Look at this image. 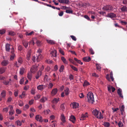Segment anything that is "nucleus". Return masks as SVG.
Returning <instances> with one entry per match:
<instances>
[{"label":"nucleus","instance_id":"864d4df0","mask_svg":"<svg viewBox=\"0 0 127 127\" xmlns=\"http://www.w3.org/2000/svg\"><path fill=\"white\" fill-rule=\"evenodd\" d=\"M110 76L112 81L114 80V79L113 76V73L112 71L110 73Z\"/></svg>","mask_w":127,"mask_h":127},{"label":"nucleus","instance_id":"7ed1b4c3","mask_svg":"<svg viewBox=\"0 0 127 127\" xmlns=\"http://www.w3.org/2000/svg\"><path fill=\"white\" fill-rule=\"evenodd\" d=\"M43 58L42 55L38 56L37 55L33 57L32 60L33 62H35L36 61L38 62L39 61Z\"/></svg>","mask_w":127,"mask_h":127},{"label":"nucleus","instance_id":"9d476101","mask_svg":"<svg viewBox=\"0 0 127 127\" xmlns=\"http://www.w3.org/2000/svg\"><path fill=\"white\" fill-rule=\"evenodd\" d=\"M60 119L63 123H65L66 122L65 116L63 114H62L60 116Z\"/></svg>","mask_w":127,"mask_h":127},{"label":"nucleus","instance_id":"6ab92c4d","mask_svg":"<svg viewBox=\"0 0 127 127\" xmlns=\"http://www.w3.org/2000/svg\"><path fill=\"white\" fill-rule=\"evenodd\" d=\"M59 2L61 3L68 4L69 2L68 0H58Z\"/></svg>","mask_w":127,"mask_h":127},{"label":"nucleus","instance_id":"c85d7f7f","mask_svg":"<svg viewBox=\"0 0 127 127\" xmlns=\"http://www.w3.org/2000/svg\"><path fill=\"white\" fill-rule=\"evenodd\" d=\"M23 43L24 46L26 48L28 47V43L27 41L25 40H23Z\"/></svg>","mask_w":127,"mask_h":127},{"label":"nucleus","instance_id":"393cba45","mask_svg":"<svg viewBox=\"0 0 127 127\" xmlns=\"http://www.w3.org/2000/svg\"><path fill=\"white\" fill-rule=\"evenodd\" d=\"M25 69L23 67H21L19 71L20 74L21 75H23L25 71Z\"/></svg>","mask_w":127,"mask_h":127},{"label":"nucleus","instance_id":"a878e982","mask_svg":"<svg viewBox=\"0 0 127 127\" xmlns=\"http://www.w3.org/2000/svg\"><path fill=\"white\" fill-rule=\"evenodd\" d=\"M59 100L60 99L59 98L57 99V98H55L52 101V102L54 104H56L58 102V101H59Z\"/></svg>","mask_w":127,"mask_h":127},{"label":"nucleus","instance_id":"aec40b11","mask_svg":"<svg viewBox=\"0 0 127 127\" xmlns=\"http://www.w3.org/2000/svg\"><path fill=\"white\" fill-rule=\"evenodd\" d=\"M69 120L72 121L73 123H74L75 120V118L74 116L71 115V116L70 117Z\"/></svg>","mask_w":127,"mask_h":127},{"label":"nucleus","instance_id":"69168bd1","mask_svg":"<svg viewBox=\"0 0 127 127\" xmlns=\"http://www.w3.org/2000/svg\"><path fill=\"white\" fill-rule=\"evenodd\" d=\"M24 81V78H22L21 79L20 81V83L21 84H23Z\"/></svg>","mask_w":127,"mask_h":127},{"label":"nucleus","instance_id":"680f3d73","mask_svg":"<svg viewBox=\"0 0 127 127\" xmlns=\"http://www.w3.org/2000/svg\"><path fill=\"white\" fill-rule=\"evenodd\" d=\"M18 90H16L14 92V95L15 97H16L18 95Z\"/></svg>","mask_w":127,"mask_h":127},{"label":"nucleus","instance_id":"79ce46f5","mask_svg":"<svg viewBox=\"0 0 127 127\" xmlns=\"http://www.w3.org/2000/svg\"><path fill=\"white\" fill-rule=\"evenodd\" d=\"M42 50L40 49H39L37 51V55H38V56H40L42 55L41 54V53Z\"/></svg>","mask_w":127,"mask_h":127},{"label":"nucleus","instance_id":"052dcab7","mask_svg":"<svg viewBox=\"0 0 127 127\" xmlns=\"http://www.w3.org/2000/svg\"><path fill=\"white\" fill-rule=\"evenodd\" d=\"M5 32V30L4 29H2L0 30V34H4Z\"/></svg>","mask_w":127,"mask_h":127},{"label":"nucleus","instance_id":"b1692460","mask_svg":"<svg viewBox=\"0 0 127 127\" xmlns=\"http://www.w3.org/2000/svg\"><path fill=\"white\" fill-rule=\"evenodd\" d=\"M8 62L7 60H3L1 63L2 65L3 66L6 65L8 64Z\"/></svg>","mask_w":127,"mask_h":127},{"label":"nucleus","instance_id":"ddd939ff","mask_svg":"<svg viewBox=\"0 0 127 127\" xmlns=\"http://www.w3.org/2000/svg\"><path fill=\"white\" fill-rule=\"evenodd\" d=\"M57 51L55 49L52 50L50 54L51 57H56L57 56Z\"/></svg>","mask_w":127,"mask_h":127},{"label":"nucleus","instance_id":"473e14b6","mask_svg":"<svg viewBox=\"0 0 127 127\" xmlns=\"http://www.w3.org/2000/svg\"><path fill=\"white\" fill-rule=\"evenodd\" d=\"M50 110L48 109L44 110L43 112L44 114L47 115L50 113Z\"/></svg>","mask_w":127,"mask_h":127},{"label":"nucleus","instance_id":"4d7b16f0","mask_svg":"<svg viewBox=\"0 0 127 127\" xmlns=\"http://www.w3.org/2000/svg\"><path fill=\"white\" fill-rule=\"evenodd\" d=\"M96 66L97 69L99 70H100L101 69V67H100V65L99 64H96Z\"/></svg>","mask_w":127,"mask_h":127},{"label":"nucleus","instance_id":"423d86ee","mask_svg":"<svg viewBox=\"0 0 127 127\" xmlns=\"http://www.w3.org/2000/svg\"><path fill=\"white\" fill-rule=\"evenodd\" d=\"M6 91L3 90L1 93V96H0V101H1L2 98H4L6 96Z\"/></svg>","mask_w":127,"mask_h":127},{"label":"nucleus","instance_id":"a19ab883","mask_svg":"<svg viewBox=\"0 0 127 127\" xmlns=\"http://www.w3.org/2000/svg\"><path fill=\"white\" fill-rule=\"evenodd\" d=\"M8 110V107H5L2 110V111L3 113H7Z\"/></svg>","mask_w":127,"mask_h":127},{"label":"nucleus","instance_id":"774afa93","mask_svg":"<svg viewBox=\"0 0 127 127\" xmlns=\"http://www.w3.org/2000/svg\"><path fill=\"white\" fill-rule=\"evenodd\" d=\"M40 97V95H37L35 97V99L36 100H37L39 99Z\"/></svg>","mask_w":127,"mask_h":127},{"label":"nucleus","instance_id":"7c9ffc66","mask_svg":"<svg viewBox=\"0 0 127 127\" xmlns=\"http://www.w3.org/2000/svg\"><path fill=\"white\" fill-rule=\"evenodd\" d=\"M26 95V94H25V92H23L22 93L21 95H19V97L20 98H24L25 95Z\"/></svg>","mask_w":127,"mask_h":127},{"label":"nucleus","instance_id":"0e129e2a","mask_svg":"<svg viewBox=\"0 0 127 127\" xmlns=\"http://www.w3.org/2000/svg\"><path fill=\"white\" fill-rule=\"evenodd\" d=\"M118 125L119 127H122L123 126V124L122 122L120 121L118 124Z\"/></svg>","mask_w":127,"mask_h":127},{"label":"nucleus","instance_id":"6e6552de","mask_svg":"<svg viewBox=\"0 0 127 127\" xmlns=\"http://www.w3.org/2000/svg\"><path fill=\"white\" fill-rule=\"evenodd\" d=\"M88 116L87 115V113H86L84 114H82L81 117L80 118V120H85L86 118H88Z\"/></svg>","mask_w":127,"mask_h":127},{"label":"nucleus","instance_id":"ea45409f","mask_svg":"<svg viewBox=\"0 0 127 127\" xmlns=\"http://www.w3.org/2000/svg\"><path fill=\"white\" fill-rule=\"evenodd\" d=\"M27 77L30 80H31L32 77V74L30 73H28L27 75Z\"/></svg>","mask_w":127,"mask_h":127},{"label":"nucleus","instance_id":"4468645a","mask_svg":"<svg viewBox=\"0 0 127 127\" xmlns=\"http://www.w3.org/2000/svg\"><path fill=\"white\" fill-rule=\"evenodd\" d=\"M58 92V89L57 88L53 89L51 92V95L52 96H54Z\"/></svg>","mask_w":127,"mask_h":127},{"label":"nucleus","instance_id":"13d9d810","mask_svg":"<svg viewBox=\"0 0 127 127\" xmlns=\"http://www.w3.org/2000/svg\"><path fill=\"white\" fill-rule=\"evenodd\" d=\"M71 67L75 71H77L78 69L75 66L72 65H70Z\"/></svg>","mask_w":127,"mask_h":127},{"label":"nucleus","instance_id":"a211bd4d","mask_svg":"<svg viewBox=\"0 0 127 127\" xmlns=\"http://www.w3.org/2000/svg\"><path fill=\"white\" fill-rule=\"evenodd\" d=\"M36 38H34L32 39L29 42V45H34V42L36 41Z\"/></svg>","mask_w":127,"mask_h":127},{"label":"nucleus","instance_id":"de8ad7c7","mask_svg":"<svg viewBox=\"0 0 127 127\" xmlns=\"http://www.w3.org/2000/svg\"><path fill=\"white\" fill-rule=\"evenodd\" d=\"M120 111H124L125 109V106L124 105H122V106L120 107Z\"/></svg>","mask_w":127,"mask_h":127},{"label":"nucleus","instance_id":"c9c22d12","mask_svg":"<svg viewBox=\"0 0 127 127\" xmlns=\"http://www.w3.org/2000/svg\"><path fill=\"white\" fill-rule=\"evenodd\" d=\"M64 69V66L63 65H62L61 66L59 69V71L60 72H63Z\"/></svg>","mask_w":127,"mask_h":127},{"label":"nucleus","instance_id":"2eb2a0df","mask_svg":"<svg viewBox=\"0 0 127 127\" xmlns=\"http://www.w3.org/2000/svg\"><path fill=\"white\" fill-rule=\"evenodd\" d=\"M106 17H110L111 18H114L116 17L115 14L113 13H111L108 14L106 16Z\"/></svg>","mask_w":127,"mask_h":127},{"label":"nucleus","instance_id":"39448f33","mask_svg":"<svg viewBox=\"0 0 127 127\" xmlns=\"http://www.w3.org/2000/svg\"><path fill=\"white\" fill-rule=\"evenodd\" d=\"M35 119L37 121L41 122H42L43 121L42 117L39 115H37L36 116Z\"/></svg>","mask_w":127,"mask_h":127},{"label":"nucleus","instance_id":"f8f14e48","mask_svg":"<svg viewBox=\"0 0 127 127\" xmlns=\"http://www.w3.org/2000/svg\"><path fill=\"white\" fill-rule=\"evenodd\" d=\"M14 49L13 48H12L11 49V53L12 54L11 55V57L10 58V60H13L14 59V58L15 56V55L14 53Z\"/></svg>","mask_w":127,"mask_h":127},{"label":"nucleus","instance_id":"603ef678","mask_svg":"<svg viewBox=\"0 0 127 127\" xmlns=\"http://www.w3.org/2000/svg\"><path fill=\"white\" fill-rule=\"evenodd\" d=\"M9 35L12 36L15 35V32L12 31H11L9 32Z\"/></svg>","mask_w":127,"mask_h":127},{"label":"nucleus","instance_id":"5701e85b","mask_svg":"<svg viewBox=\"0 0 127 127\" xmlns=\"http://www.w3.org/2000/svg\"><path fill=\"white\" fill-rule=\"evenodd\" d=\"M83 60L85 62H89L91 60V58L90 57H85L83 58Z\"/></svg>","mask_w":127,"mask_h":127},{"label":"nucleus","instance_id":"e433bc0d","mask_svg":"<svg viewBox=\"0 0 127 127\" xmlns=\"http://www.w3.org/2000/svg\"><path fill=\"white\" fill-rule=\"evenodd\" d=\"M90 85L89 83L87 81H85L83 83V86L84 87L88 86Z\"/></svg>","mask_w":127,"mask_h":127},{"label":"nucleus","instance_id":"f3484780","mask_svg":"<svg viewBox=\"0 0 127 127\" xmlns=\"http://www.w3.org/2000/svg\"><path fill=\"white\" fill-rule=\"evenodd\" d=\"M45 88V86L43 85H39L37 87V89L39 90H42Z\"/></svg>","mask_w":127,"mask_h":127},{"label":"nucleus","instance_id":"c756f323","mask_svg":"<svg viewBox=\"0 0 127 127\" xmlns=\"http://www.w3.org/2000/svg\"><path fill=\"white\" fill-rule=\"evenodd\" d=\"M10 45L8 44H6L5 45L6 50L7 51H9L10 49Z\"/></svg>","mask_w":127,"mask_h":127},{"label":"nucleus","instance_id":"cd10ccee","mask_svg":"<svg viewBox=\"0 0 127 127\" xmlns=\"http://www.w3.org/2000/svg\"><path fill=\"white\" fill-rule=\"evenodd\" d=\"M65 94L66 95H68L69 94L70 91L68 88H66L64 90Z\"/></svg>","mask_w":127,"mask_h":127},{"label":"nucleus","instance_id":"3c124183","mask_svg":"<svg viewBox=\"0 0 127 127\" xmlns=\"http://www.w3.org/2000/svg\"><path fill=\"white\" fill-rule=\"evenodd\" d=\"M53 86V84L51 83H49L48 86V88L49 89H51Z\"/></svg>","mask_w":127,"mask_h":127},{"label":"nucleus","instance_id":"20e7f679","mask_svg":"<svg viewBox=\"0 0 127 127\" xmlns=\"http://www.w3.org/2000/svg\"><path fill=\"white\" fill-rule=\"evenodd\" d=\"M38 69V66L36 65L32 66L31 69V72L33 73H35Z\"/></svg>","mask_w":127,"mask_h":127},{"label":"nucleus","instance_id":"f03ea898","mask_svg":"<svg viewBox=\"0 0 127 127\" xmlns=\"http://www.w3.org/2000/svg\"><path fill=\"white\" fill-rule=\"evenodd\" d=\"M93 114L98 118L102 119L103 118L101 112L95 109L93 111Z\"/></svg>","mask_w":127,"mask_h":127},{"label":"nucleus","instance_id":"9b49d317","mask_svg":"<svg viewBox=\"0 0 127 127\" xmlns=\"http://www.w3.org/2000/svg\"><path fill=\"white\" fill-rule=\"evenodd\" d=\"M107 88L108 91L110 92H111V90L112 92H114L115 90V88L110 85L108 86Z\"/></svg>","mask_w":127,"mask_h":127},{"label":"nucleus","instance_id":"6e6d98bb","mask_svg":"<svg viewBox=\"0 0 127 127\" xmlns=\"http://www.w3.org/2000/svg\"><path fill=\"white\" fill-rule=\"evenodd\" d=\"M18 105L19 106H22L24 104L23 102L22 101L20 100L19 102Z\"/></svg>","mask_w":127,"mask_h":127},{"label":"nucleus","instance_id":"bf43d9fd","mask_svg":"<svg viewBox=\"0 0 127 127\" xmlns=\"http://www.w3.org/2000/svg\"><path fill=\"white\" fill-rule=\"evenodd\" d=\"M29 107V106L28 104H26L24 107L23 109L24 110H26L27 109H28Z\"/></svg>","mask_w":127,"mask_h":127},{"label":"nucleus","instance_id":"37998d69","mask_svg":"<svg viewBox=\"0 0 127 127\" xmlns=\"http://www.w3.org/2000/svg\"><path fill=\"white\" fill-rule=\"evenodd\" d=\"M121 9L122 11H127L126 7V6H123L121 8Z\"/></svg>","mask_w":127,"mask_h":127},{"label":"nucleus","instance_id":"c03bdc74","mask_svg":"<svg viewBox=\"0 0 127 127\" xmlns=\"http://www.w3.org/2000/svg\"><path fill=\"white\" fill-rule=\"evenodd\" d=\"M15 123L18 126H21V122L19 120L17 121Z\"/></svg>","mask_w":127,"mask_h":127},{"label":"nucleus","instance_id":"5fc2aeb1","mask_svg":"<svg viewBox=\"0 0 127 127\" xmlns=\"http://www.w3.org/2000/svg\"><path fill=\"white\" fill-rule=\"evenodd\" d=\"M21 64L19 63L18 62H16L15 64V65L17 67H19Z\"/></svg>","mask_w":127,"mask_h":127},{"label":"nucleus","instance_id":"1a4fd4ad","mask_svg":"<svg viewBox=\"0 0 127 127\" xmlns=\"http://www.w3.org/2000/svg\"><path fill=\"white\" fill-rule=\"evenodd\" d=\"M78 103L75 102H74L71 105V107L73 108H78L79 106Z\"/></svg>","mask_w":127,"mask_h":127},{"label":"nucleus","instance_id":"4c0bfd02","mask_svg":"<svg viewBox=\"0 0 127 127\" xmlns=\"http://www.w3.org/2000/svg\"><path fill=\"white\" fill-rule=\"evenodd\" d=\"M47 41L48 43L51 44H53L55 43V41L53 40L48 39L47 40Z\"/></svg>","mask_w":127,"mask_h":127},{"label":"nucleus","instance_id":"2f4dec72","mask_svg":"<svg viewBox=\"0 0 127 127\" xmlns=\"http://www.w3.org/2000/svg\"><path fill=\"white\" fill-rule=\"evenodd\" d=\"M47 100V98L45 97H42L40 100V101L41 102L44 103Z\"/></svg>","mask_w":127,"mask_h":127},{"label":"nucleus","instance_id":"58836bf2","mask_svg":"<svg viewBox=\"0 0 127 127\" xmlns=\"http://www.w3.org/2000/svg\"><path fill=\"white\" fill-rule=\"evenodd\" d=\"M60 109L62 110L63 111H64L65 110V107L64 104H62L60 106Z\"/></svg>","mask_w":127,"mask_h":127},{"label":"nucleus","instance_id":"72a5a7b5","mask_svg":"<svg viewBox=\"0 0 127 127\" xmlns=\"http://www.w3.org/2000/svg\"><path fill=\"white\" fill-rule=\"evenodd\" d=\"M61 59L63 62L65 64H68L67 61L63 57H61Z\"/></svg>","mask_w":127,"mask_h":127},{"label":"nucleus","instance_id":"0eeeda50","mask_svg":"<svg viewBox=\"0 0 127 127\" xmlns=\"http://www.w3.org/2000/svg\"><path fill=\"white\" fill-rule=\"evenodd\" d=\"M103 8L106 10H111L113 9V7L112 6L110 5H107L104 6Z\"/></svg>","mask_w":127,"mask_h":127},{"label":"nucleus","instance_id":"09e8293b","mask_svg":"<svg viewBox=\"0 0 127 127\" xmlns=\"http://www.w3.org/2000/svg\"><path fill=\"white\" fill-rule=\"evenodd\" d=\"M35 88H32L31 91V94L32 95L35 94Z\"/></svg>","mask_w":127,"mask_h":127},{"label":"nucleus","instance_id":"f704fd0d","mask_svg":"<svg viewBox=\"0 0 127 127\" xmlns=\"http://www.w3.org/2000/svg\"><path fill=\"white\" fill-rule=\"evenodd\" d=\"M67 13H72L73 12L71 10V9L70 8L67 9H66L65 11Z\"/></svg>","mask_w":127,"mask_h":127},{"label":"nucleus","instance_id":"bb28decb","mask_svg":"<svg viewBox=\"0 0 127 127\" xmlns=\"http://www.w3.org/2000/svg\"><path fill=\"white\" fill-rule=\"evenodd\" d=\"M6 68L2 67L0 68V74H2L4 72Z\"/></svg>","mask_w":127,"mask_h":127},{"label":"nucleus","instance_id":"49530a36","mask_svg":"<svg viewBox=\"0 0 127 127\" xmlns=\"http://www.w3.org/2000/svg\"><path fill=\"white\" fill-rule=\"evenodd\" d=\"M45 62L48 64H51L52 63L53 61L51 60L50 59H47L46 60Z\"/></svg>","mask_w":127,"mask_h":127},{"label":"nucleus","instance_id":"8fccbe9b","mask_svg":"<svg viewBox=\"0 0 127 127\" xmlns=\"http://www.w3.org/2000/svg\"><path fill=\"white\" fill-rule=\"evenodd\" d=\"M18 62L21 64H22L23 62L22 59L21 57L19 58L18 60Z\"/></svg>","mask_w":127,"mask_h":127},{"label":"nucleus","instance_id":"4be33fe9","mask_svg":"<svg viewBox=\"0 0 127 127\" xmlns=\"http://www.w3.org/2000/svg\"><path fill=\"white\" fill-rule=\"evenodd\" d=\"M12 81H11V79H9V81H7L5 80L4 81L3 83L5 85H8L9 84L11 83Z\"/></svg>","mask_w":127,"mask_h":127},{"label":"nucleus","instance_id":"338daca9","mask_svg":"<svg viewBox=\"0 0 127 127\" xmlns=\"http://www.w3.org/2000/svg\"><path fill=\"white\" fill-rule=\"evenodd\" d=\"M106 78L108 81H111L109 77V75L108 74H107L106 75Z\"/></svg>","mask_w":127,"mask_h":127},{"label":"nucleus","instance_id":"a18cd8bd","mask_svg":"<svg viewBox=\"0 0 127 127\" xmlns=\"http://www.w3.org/2000/svg\"><path fill=\"white\" fill-rule=\"evenodd\" d=\"M59 51V52L62 55H64V51L60 48H58Z\"/></svg>","mask_w":127,"mask_h":127},{"label":"nucleus","instance_id":"e2e57ef3","mask_svg":"<svg viewBox=\"0 0 127 127\" xmlns=\"http://www.w3.org/2000/svg\"><path fill=\"white\" fill-rule=\"evenodd\" d=\"M104 125L105 127H108L110 126V124L108 122L105 123H104Z\"/></svg>","mask_w":127,"mask_h":127},{"label":"nucleus","instance_id":"f257e3e1","mask_svg":"<svg viewBox=\"0 0 127 127\" xmlns=\"http://www.w3.org/2000/svg\"><path fill=\"white\" fill-rule=\"evenodd\" d=\"M88 102L91 103L93 104L95 101L94 95L92 92H89L87 95Z\"/></svg>","mask_w":127,"mask_h":127},{"label":"nucleus","instance_id":"412c9836","mask_svg":"<svg viewBox=\"0 0 127 127\" xmlns=\"http://www.w3.org/2000/svg\"><path fill=\"white\" fill-rule=\"evenodd\" d=\"M122 90L120 89H119L118 90L117 93L122 98H123V96L122 95Z\"/></svg>","mask_w":127,"mask_h":127},{"label":"nucleus","instance_id":"dca6fc26","mask_svg":"<svg viewBox=\"0 0 127 127\" xmlns=\"http://www.w3.org/2000/svg\"><path fill=\"white\" fill-rule=\"evenodd\" d=\"M9 108L10 109V111L9 112V115L10 116H12L14 113V111L13 110V107L12 106H9Z\"/></svg>","mask_w":127,"mask_h":127}]
</instances>
